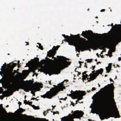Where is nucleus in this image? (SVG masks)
Wrapping results in <instances>:
<instances>
[{
    "label": "nucleus",
    "instance_id": "obj_1",
    "mask_svg": "<svg viewBox=\"0 0 121 121\" xmlns=\"http://www.w3.org/2000/svg\"><path fill=\"white\" fill-rule=\"evenodd\" d=\"M111 99L109 94L104 96L102 99V106L106 107L108 111L101 113L99 115L100 118L101 120L105 119H107L111 117H114L115 118L120 117L119 112L117 108L115 111H113L110 104Z\"/></svg>",
    "mask_w": 121,
    "mask_h": 121
},
{
    "label": "nucleus",
    "instance_id": "obj_2",
    "mask_svg": "<svg viewBox=\"0 0 121 121\" xmlns=\"http://www.w3.org/2000/svg\"><path fill=\"white\" fill-rule=\"evenodd\" d=\"M18 79L17 82L14 84L10 85L8 91L7 90H5L3 92V89L1 87H0V91L1 92H2V94L4 97H9L12 95L15 91H18L19 89H23V71L21 74H16L15 75Z\"/></svg>",
    "mask_w": 121,
    "mask_h": 121
},
{
    "label": "nucleus",
    "instance_id": "obj_3",
    "mask_svg": "<svg viewBox=\"0 0 121 121\" xmlns=\"http://www.w3.org/2000/svg\"><path fill=\"white\" fill-rule=\"evenodd\" d=\"M105 46V44L102 43L94 42L91 43L89 45L83 44L78 45L77 47H75V49L76 51L79 52L80 50L82 52L86 50H88L89 48L95 50L97 49V48H98L100 49H102Z\"/></svg>",
    "mask_w": 121,
    "mask_h": 121
},
{
    "label": "nucleus",
    "instance_id": "obj_4",
    "mask_svg": "<svg viewBox=\"0 0 121 121\" xmlns=\"http://www.w3.org/2000/svg\"><path fill=\"white\" fill-rule=\"evenodd\" d=\"M17 65V64L13 63L12 65H8L9 68L5 70L4 72V76L5 79L6 83L8 85L11 84V83H13V77L15 73L17 72L16 70H14L13 72V69Z\"/></svg>",
    "mask_w": 121,
    "mask_h": 121
},
{
    "label": "nucleus",
    "instance_id": "obj_5",
    "mask_svg": "<svg viewBox=\"0 0 121 121\" xmlns=\"http://www.w3.org/2000/svg\"><path fill=\"white\" fill-rule=\"evenodd\" d=\"M53 86L55 87L52 88L49 91L47 92L46 94L41 95V97L51 99L52 97L56 96L60 91H62L65 88L62 84H58V86L55 85H54Z\"/></svg>",
    "mask_w": 121,
    "mask_h": 121
},
{
    "label": "nucleus",
    "instance_id": "obj_6",
    "mask_svg": "<svg viewBox=\"0 0 121 121\" xmlns=\"http://www.w3.org/2000/svg\"><path fill=\"white\" fill-rule=\"evenodd\" d=\"M62 35L64 37L65 39H66L65 41L69 43V44L70 45L74 46L75 42V40L79 38V40L81 42L84 43L85 42L87 43V41L86 40L82 37L80 38L79 35H73L71 34L70 37L68 35H65L64 34H62Z\"/></svg>",
    "mask_w": 121,
    "mask_h": 121
},
{
    "label": "nucleus",
    "instance_id": "obj_7",
    "mask_svg": "<svg viewBox=\"0 0 121 121\" xmlns=\"http://www.w3.org/2000/svg\"><path fill=\"white\" fill-rule=\"evenodd\" d=\"M84 113L82 111H77L74 112L72 115H69L67 117L65 116L62 117L61 121H74L73 119L75 118H79L82 117Z\"/></svg>",
    "mask_w": 121,
    "mask_h": 121
},
{
    "label": "nucleus",
    "instance_id": "obj_8",
    "mask_svg": "<svg viewBox=\"0 0 121 121\" xmlns=\"http://www.w3.org/2000/svg\"><path fill=\"white\" fill-rule=\"evenodd\" d=\"M34 86H23V90L26 92H28L30 91L31 90V93L33 94L37 91H39V88L38 85L35 82L34 83Z\"/></svg>",
    "mask_w": 121,
    "mask_h": 121
},
{
    "label": "nucleus",
    "instance_id": "obj_9",
    "mask_svg": "<svg viewBox=\"0 0 121 121\" xmlns=\"http://www.w3.org/2000/svg\"><path fill=\"white\" fill-rule=\"evenodd\" d=\"M70 92L72 94V98L73 99H77L78 101L82 99L83 98V96L85 95V91H80L78 92L76 91L73 92L71 90Z\"/></svg>",
    "mask_w": 121,
    "mask_h": 121
},
{
    "label": "nucleus",
    "instance_id": "obj_10",
    "mask_svg": "<svg viewBox=\"0 0 121 121\" xmlns=\"http://www.w3.org/2000/svg\"><path fill=\"white\" fill-rule=\"evenodd\" d=\"M29 73L27 70H23V86L25 85L26 86H34L33 84L34 82L33 78L32 80H30L29 81L26 80L25 81L24 79L26 78V77L28 75Z\"/></svg>",
    "mask_w": 121,
    "mask_h": 121
},
{
    "label": "nucleus",
    "instance_id": "obj_11",
    "mask_svg": "<svg viewBox=\"0 0 121 121\" xmlns=\"http://www.w3.org/2000/svg\"><path fill=\"white\" fill-rule=\"evenodd\" d=\"M44 72L48 74L49 76L52 74H58L60 73V72L56 67H49L45 69Z\"/></svg>",
    "mask_w": 121,
    "mask_h": 121
},
{
    "label": "nucleus",
    "instance_id": "obj_12",
    "mask_svg": "<svg viewBox=\"0 0 121 121\" xmlns=\"http://www.w3.org/2000/svg\"><path fill=\"white\" fill-rule=\"evenodd\" d=\"M18 104H19V108L15 112L16 114L17 120V121H23V114L22 113L23 112V108L20 107V105H21L22 104L21 102L19 101Z\"/></svg>",
    "mask_w": 121,
    "mask_h": 121
},
{
    "label": "nucleus",
    "instance_id": "obj_13",
    "mask_svg": "<svg viewBox=\"0 0 121 121\" xmlns=\"http://www.w3.org/2000/svg\"><path fill=\"white\" fill-rule=\"evenodd\" d=\"M103 71V69L101 68L97 70L95 72V70L92 71V73L89 74V76H91L93 78H92V80H94L96 78V77L98 76L99 74H102Z\"/></svg>",
    "mask_w": 121,
    "mask_h": 121
},
{
    "label": "nucleus",
    "instance_id": "obj_14",
    "mask_svg": "<svg viewBox=\"0 0 121 121\" xmlns=\"http://www.w3.org/2000/svg\"><path fill=\"white\" fill-rule=\"evenodd\" d=\"M71 62L68 61L66 60H63L58 65L59 68L62 69L67 67L68 66L70 65Z\"/></svg>",
    "mask_w": 121,
    "mask_h": 121
},
{
    "label": "nucleus",
    "instance_id": "obj_15",
    "mask_svg": "<svg viewBox=\"0 0 121 121\" xmlns=\"http://www.w3.org/2000/svg\"><path fill=\"white\" fill-rule=\"evenodd\" d=\"M56 53V51H52V50H51L48 52L47 56L49 57H52V58H54V59H55L56 60H54L55 61H56L57 60V59L55 57H54Z\"/></svg>",
    "mask_w": 121,
    "mask_h": 121
},
{
    "label": "nucleus",
    "instance_id": "obj_16",
    "mask_svg": "<svg viewBox=\"0 0 121 121\" xmlns=\"http://www.w3.org/2000/svg\"><path fill=\"white\" fill-rule=\"evenodd\" d=\"M81 35L84 37V38L86 39H89L90 38V37L89 35V33L86 31H82Z\"/></svg>",
    "mask_w": 121,
    "mask_h": 121
},
{
    "label": "nucleus",
    "instance_id": "obj_17",
    "mask_svg": "<svg viewBox=\"0 0 121 121\" xmlns=\"http://www.w3.org/2000/svg\"><path fill=\"white\" fill-rule=\"evenodd\" d=\"M48 61L46 60H41V63L42 65H45L47 66L49 65L50 64L48 62Z\"/></svg>",
    "mask_w": 121,
    "mask_h": 121
},
{
    "label": "nucleus",
    "instance_id": "obj_18",
    "mask_svg": "<svg viewBox=\"0 0 121 121\" xmlns=\"http://www.w3.org/2000/svg\"><path fill=\"white\" fill-rule=\"evenodd\" d=\"M112 64L109 63L108 64V66L107 67H106V71L108 73H109L111 70L112 68Z\"/></svg>",
    "mask_w": 121,
    "mask_h": 121
},
{
    "label": "nucleus",
    "instance_id": "obj_19",
    "mask_svg": "<svg viewBox=\"0 0 121 121\" xmlns=\"http://www.w3.org/2000/svg\"><path fill=\"white\" fill-rule=\"evenodd\" d=\"M60 47V46L58 45L56 47L55 46H54L53 47V48L52 50H51L52 51H56H56L57 50H58V48Z\"/></svg>",
    "mask_w": 121,
    "mask_h": 121
},
{
    "label": "nucleus",
    "instance_id": "obj_20",
    "mask_svg": "<svg viewBox=\"0 0 121 121\" xmlns=\"http://www.w3.org/2000/svg\"><path fill=\"white\" fill-rule=\"evenodd\" d=\"M89 76L88 75V74H86L85 75H83L82 76V79L83 80H83H86V78H87V79H89V78L87 77H88Z\"/></svg>",
    "mask_w": 121,
    "mask_h": 121
},
{
    "label": "nucleus",
    "instance_id": "obj_21",
    "mask_svg": "<svg viewBox=\"0 0 121 121\" xmlns=\"http://www.w3.org/2000/svg\"><path fill=\"white\" fill-rule=\"evenodd\" d=\"M47 59V60H46L48 61V62L50 64H51L53 62V60L51 59H49V58H48L47 57L45 58V59Z\"/></svg>",
    "mask_w": 121,
    "mask_h": 121
},
{
    "label": "nucleus",
    "instance_id": "obj_22",
    "mask_svg": "<svg viewBox=\"0 0 121 121\" xmlns=\"http://www.w3.org/2000/svg\"><path fill=\"white\" fill-rule=\"evenodd\" d=\"M1 108V109L2 110V111L3 112V114H6V115H8V113H7L6 111H5V109L4 108H3V107L2 106H1V108Z\"/></svg>",
    "mask_w": 121,
    "mask_h": 121
},
{
    "label": "nucleus",
    "instance_id": "obj_23",
    "mask_svg": "<svg viewBox=\"0 0 121 121\" xmlns=\"http://www.w3.org/2000/svg\"><path fill=\"white\" fill-rule=\"evenodd\" d=\"M108 86L109 87H110L111 88H112L114 87L112 83H111L110 84H108L107 86H106L105 87H107Z\"/></svg>",
    "mask_w": 121,
    "mask_h": 121
},
{
    "label": "nucleus",
    "instance_id": "obj_24",
    "mask_svg": "<svg viewBox=\"0 0 121 121\" xmlns=\"http://www.w3.org/2000/svg\"><path fill=\"white\" fill-rule=\"evenodd\" d=\"M30 117V116H27L26 114H23V121H24V119H27L28 118V117Z\"/></svg>",
    "mask_w": 121,
    "mask_h": 121
},
{
    "label": "nucleus",
    "instance_id": "obj_25",
    "mask_svg": "<svg viewBox=\"0 0 121 121\" xmlns=\"http://www.w3.org/2000/svg\"><path fill=\"white\" fill-rule=\"evenodd\" d=\"M36 69L34 68H32L30 70V72H32L33 73H34L35 72Z\"/></svg>",
    "mask_w": 121,
    "mask_h": 121
},
{
    "label": "nucleus",
    "instance_id": "obj_26",
    "mask_svg": "<svg viewBox=\"0 0 121 121\" xmlns=\"http://www.w3.org/2000/svg\"><path fill=\"white\" fill-rule=\"evenodd\" d=\"M37 44H39V48L40 49H41L42 50H43V48L42 46L41 45V44L40 43H37Z\"/></svg>",
    "mask_w": 121,
    "mask_h": 121
},
{
    "label": "nucleus",
    "instance_id": "obj_27",
    "mask_svg": "<svg viewBox=\"0 0 121 121\" xmlns=\"http://www.w3.org/2000/svg\"><path fill=\"white\" fill-rule=\"evenodd\" d=\"M33 108L35 109H39V108H38V107L35 106L34 105H33L32 106Z\"/></svg>",
    "mask_w": 121,
    "mask_h": 121
},
{
    "label": "nucleus",
    "instance_id": "obj_28",
    "mask_svg": "<svg viewBox=\"0 0 121 121\" xmlns=\"http://www.w3.org/2000/svg\"><path fill=\"white\" fill-rule=\"evenodd\" d=\"M92 59H88L86 60V61H87V62L88 63H90L92 61Z\"/></svg>",
    "mask_w": 121,
    "mask_h": 121
},
{
    "label": "nucleus",
    "instance_id": "obj_29",
    "mask_svg": "<svg viewBox=\"0 0 121 121\" xmlns=\"http://www.w3.org/2000/svg\"><path fill=\"white\" fill-rule=\"evenodd\" d=\"M90 76V78H89L90 79L88 80V82H90L91 80H92L91 79L93 77H92V76Z\"/></svg>",
    "mask_w": 121,
    "mask_h": 121
},
{
    "label": "nucleus",
    "instance_id": "obj_30",
    "mask_svg": "<svg viewBox=\"0 0 121 121\" xmlns=\"http://www.w3.org/2000/svg\"><path fill=\"white\" fill-rule=\"evenodd\" d=\"M32 102H29V101H28V103H27V104L30 105L31 104H32Z\"/></svg>",
    "mask_w": 121,
    "mask_h": 121
},
{
    "label": "nucleus",
    "instance_id": "obj_31",
    "mask_svg": "<svg viewBox=\"0 0 121 121\" xmlns=\"http://www.w3.org/2000/svg\"><path fill=\"white\" fill-rule=\"evenodd\" d=\"M64 81H68L67 80H65L64 81H63L62 82H61V83L60 84H62L63 85V83H64ZM63 85L64 86V85Z\"/></svg>",
    "mask_w": 121,
    "mask_h": 121
},
{
    "label": "nucleus",
    "instance_id": "obj_32",
    "mask_svg": "<svg viewBox=\"0 0 121 121\" xmlns=\"http://www.w3.org/2000/svg\"><path fill=\"white\" fill-rule=\"evenodd\" d=\"M57 57L58 58L59 57L61 58H64V57L63 56H57Z\"/></svg>",
    "mask_w": 121,
    "mask_h": 121
},
{
    "label": "nucleus",
    "instance_id": "obj_33",
    "mask_svg": "<svg viewBox=\"0 0 121 121\" xmlns=\"http://www.w3.org/2000/svg\"><path fill=\"white\" fill-rule=\"evenodd\" d=\"M59 113V112L58 111H56V112H53V115H54L55 114L58 113Z\"/></svg>",
    "mask_w": 121,
    "mask_h": 121
},
{
    "label": "nucleus",
    "instance_id": "obj_34",
    "mask_svg": "<svg viewBox=\"0 0 121 121\" xmlns=\"http://www.w3.org/2000/svg\"><path fill=\"white\" fill-rule=\"evenodd\" d=\"M96 89V88L95 87H93V88H92V89L91 90L92 91H95V90Z\"/></svg>",
    "mask_w": 121,
    "mask_h": 121
},
{
    "label": "nucleus",
    "instance_id": "obj_35",
    "mask_svg": "<svg viewBox=\"0 0 121 121\" xmlns=\"http://www.w3.org/2000/svg\"><path fill=\"white\" fill-rule=\"evenodd\" d=\"M3 98V97L2 95H0V99H1V100Z\"/></svg>",
    "mask_w": 121,
    "mask_h": 121
},
{
    "label": "nucleus",
    "instance_id": "obj_36",
    "mask_svg": "<svg viewBox=\"0 0 121 121\" xmlns=\"http://www.w3.org/2000/svg\"><path fill=\"white\" fill-rule=\"evenodd\" d=\"M28 103V102L26 100H25L24 101V104H26Z\"/></svg>",
    "mask_w": 121,
    "mask_h": 121
},
{
    "label": "nucleus",
    "instance_id": "obj_37",
    "mask_svg": "<svg viewBox=\"0 0 121 121\" xmlns=\"http://www.w3.org/2000/svg\"><path fill=\"white\" fill-rule=\"evenodd\" d=\"M67 99V97H66L64 99H63V98H61L60 99L61 100L63 99L64 100H65L66 99Z\"/></svg>",
    "mask_w": 121,
    "mask_h": 121
},
{
    "label": "nucleus",
    "instance_id": "obj_38",
    "mask_svg": "<svg viewBox=\"0 0 121 121\" xmlns=\"http://www.w3.org/2000/svg\"><path fill=\"white\" fill-rule=\"evenodd\" d=\"M39 58L37 57L36 58V61L37 62H38V61L39 60Z\"/></svg>",
    "mask_w": 121,
    "mask_h": 121
},
{
    "label": "nucleus",
    "instance_id": "obj_39",
    "mask_svg": "<svg viewBox=\"0 0 121 121\" xmlns=\"http://www.w3.org/2000/svg\"><path fill=\"white\" fill-rule=\"evenodd\" d=\"M43 121H48V120H47L45 119H42Z\"/></svg>",
    "mask_w": 121,
    "mask_h": 121
},
{
    "label": "nucleus",
    "instance_id": "obj_40",
    "mask_svg": "<svg viewBox=\"0 0 121 121\" xmlns=\"http://www.w3.org/2000/svg\"><path fill=\"white\" fill-rule=\"evenodd\" d=\"M105 9H101L100 10V11L101 12H104L105 11Z\"/></svg>",
    "mask_w": 121,
    "mask_h": 121
},
{
    "label": "nucleus",
    "instance_id": "obj_41",
    "mask_svg": "<svg viewBox=\"0 0 121 121\" xmlns=\"http://www.w3.org/2000/svg\"><path fill=\"white\" fill-rule=\"evenodd\" d=\"M86 72H87L86 71H85L84 72H83L82 73V74L83 75H84V74H86Z\"/></svg>",
    "mask_w": 121,
    "mask_h": 121
},
{
    "label": "nucleus",
    "instance_id": "obj_42",
    "mask_svg": "<svg viewBox=\"0 0 121 121\" xmlns=\"http://www.w3.org/2000/svg\"><path fill=\"white\" fill-rule=\"evenodd\" d=\"M95 66H92V70H94V69H95Z\"/></svg>",
    "mask_w": 121,
    "mask_h": 121
},
{
    "label": "nucleus",
    "instance_id": "obj_43",
    "mask_svg": "<svg viewBox=\"0 0 121 121\" xmlns=\"http://www.w3.org/2000/svg\"><path fill=\"white\" fill-rule=\"evenodd\" d=\"M93 33V34H96V35H97L98 36V35H101V34H97V33H96V34H94V33Z\"/></svg>",
    "mask_w": 121,
    "mask_h": 121
},
{
    "label": "nucleus",
    "instance_id": "obj_44",
    "mask_svg": "<svg viewBox=\"0 0 121 121\" xmlns=\"http://www.w3.org/2000/svg\"><path fill=\"white\" fill-rule=\"evenodd\" d=\"M118 60L119 61H120V60H121V57H119L118 58Z\"/></svg>",
    "mask_w": 121,
    "mask_h": 121
},
{
    "label": "nucleus",
    "instance_id": "obj_45",
    "mask_svg": "<svg viewBox=\"0 0 121 121\" xmlns=\"http://www.w3.org/2000/svg\"><path fill=\"white\" fill-rule=\"evenodd\" d=\"M25 43H26V45H29V43L27 42H25Z\"/></svg>",
    "mask_w": 121,
    "mask_h": 121
},
{
    "label": "nucleus",
    "instance_id": "obj_46",
    "mask_svg": "<svg viewBox=\"0 0 121 121\" xmlns=\"http://www.w3.org/2000/svg\"><path fill=\"white\" fill-rule=\"evenodd\" d=\"M36 99V98H31V99H32L33 100H34L35 99Z\"/></svg>",
    "mask_w": 121,
    "mask_h": 121
},
{
    "label": "nucleus",
    "instance_id": "obj_47",
    "mask_svg": "<svg viewBox=\"0 0 121 121\" xmlns=\"http://www.w3.org/2000/svg\"><path fill=\"white\" fill-rule=\"evenodd\" d=\"M2 87L3 88H4L5 89H6L7 88L6 87L4 86H3Z\"/></svg>",
    "mask_w": 121,
    "mask_h": 121
},
{
    "label": "nucleus",
    "instance_id": "obj_48",
    "mask_svg": "<svg viewBox=\"0 0 121 121\" xmlns=\"http://www.w3.org/2000/svg\"><path fill=\"white\" fill-rule=\"evenodd\" d=\"M78 72V75H80L81 74V73L80 72Z\"/></svg>",
    "mask_w": 121,
    "mask_h": 121
},
{
    "label": "nucleus",
    "instance_id": "obj_49",
    "mask_svg": "<svg viewBox=\"0 0 121 121\" xmlns=\"http://www.w3.org/2000/svg\"><path fill=\"white\" fill-rule=\"evenodd\" d=\"M80 64V65H81V63H82V62L81 61H79L78 62Z\"/></svg>",
    "mask_w": 121,
    "mask_h": 121
},
{
    "label": "nucleus",
    "instance_id": "obj_50",
    "mask_svg": "<svg viewBox=\"0 0 121 121\" xmlns=\"http://www.w3.org/2000/svg\"><path fill=\"white\" fill-rule=\"evenodd\" d=\"M71 104L72 105H73V106L74 105V104L73 102H71Z\"/></svg>",
    "mask_w": 121,
    "mask_h": 121
},
{
    "label": "nucleus",
    "instance_id": "obj_51",
    "mask_svg": "<svg viewBox=\"0 0 121 121\" xmlns=\"http://www.w3.org/2000/svg\"><path fill=\"white\" fill-rule=\"evenodd\" d=\"M69 96H71L72 97V94H69Z\"/></svg>",
    "mask_w": 121,
    "mask_h": 121
},
{
    "label": "nucleus",
    "instance_id": "obj_52",
    "mask_svg": "<svg viewBox=\"0 0 121 121\" xmlns=\"http://www.w3.org/2000/svg\"><path fill=\"white\" fill-rule=\"evenodd\" d=\"M99 63H100V64L101 63L99 61V62H97V63H96V64L97 65H98Z\"/></svg>",
    "mask_w": 121,
    "mask_h": 121
},
{
    "label": "nucleus",
    "instance_id": "obj_53",
    "mask_svg": "<svg viewBox=\"0 0 121 121\" xmlns=\"http://www.w3.org/2000/svg\"><path fill=\"white\" fill-rule=\"evenodd\" d=\"M110 80L111 81L113 82V80H112V79L111 78H110Z\"/></svg>",
    "mask_w": 121,
    "mask_h": 121
},
{
    "label": "nucleus",
    "instance_id": "obj_54",
    "mask_svg": "<svg viewBox=\"0 0 121 121\" xmlns=\"http://www.w3.org/2000/svg\"><path fill=\"white\" fill-rule=\"evenodd\" d=\"M115 25L116 26H117V27H118V26H119V25H121V24H120V25H117V24H115Z\"/></svg>",
    "mask_w": 121,
    "mask_h": 121
},
{
    "label": "nucleus",
    "instance_id": "obj_55",
    "mask_svg": "<svg viewBox=\"0 0 121 121\" xmlns=\"http://www.w3.org/2000/svg\"><path fill=\"white\" fill-rule=\"evenodd\" d=\"M46 112H44L43 113V115L44 116H45L46 115V114L45 113Z\"/></svg>",
    "mask_w": 121,
    "mask_h": 121
},
{
    "label": "nucleus",
    "instance_id": "obj_56",
    "mask_svg": "<svg viewBox=\"0 0 121 121\" xmlns=\"http://www.w3.org/2000/svg\"><path fill=\"white\" fill-rule=\"evenodd\" d=\"M3 66H2L1 67V69H0V70H2V69L3 68Z\"/></svg>",
    "mask_w": 121,
    "mask_h": 121
},
{
    "label": "nucleus",
    "instance_id": "obj_57",
    "mask_svg": "<svg viewBox=\"0 0 121 121\" xmlns=\"http://www.w3.org/2000/svg\"><path fill=\"white\" fill-rule=\"evenodd\" d=\"M17 64L18 65H19V64L20 62V61H19V60H18L17 61Z\"/></svg>",
    "mask_w": 121,
    "mask_h": 121
},
{
    "label": "nucleus",
    "instance_id": "obj_58",
    "mask_svg": "<svg viewBox=\"0 0 121 121\" xmlns=\"http://www.w3.org/2000/svg\"><path fill=\"white\" fill-rule=\"evenodd\" d=\"M110 26H113V23H112L110 25Z\"/></svg>",
    "mask_w": 121,
    "mask_h": 121
},
{
    "label": "nucleus",
    "instance_id": "obj_59",
    "mask_svg": "<svg viewBox=\"0 0 121 121\" xmlns=\"http://www.w3.org/2000/svg\"><path fill=\"white\" fill-rule=\"evenodd\" d=\"M33 94V96H35V93H34V94Z\"/></svg>",
    "mask_w": 121,
    "mask_h": 121
},
{
    "label": "nucleus",
    "instance_id": "obj_60",
    "mask_svg": "<svg viewBox=\"0 0 121 121\" xmlns=\"http://www.w3.org/2000/svg\"><path fill=\"white\" fill-rule=\"evenodd\" d=\"M78 101V100H77V101H76V104H77Z\"/></svg>",
    "mask_w": 121,
    "mask_h": 121
},
{
    "label": "nucleus",
    "instance_id": "obj_61",
    "mask_svg": "<svg viewBox=\"0 0 121 121\" xmlns=\"http://www.w3.org/2000/svg\"><path fill=\"white\" fill-rule=\"evenodd\" d=\"M49 84H50V85H51V82L50 81V82H49Z\"/></svg>",
    "mask_w": 121,
    "mask_h": 121
},
{
    "label": "nucleus",
    "instance_id": "obj_62",
    "mask_svg": "<svg viewBox=\"0 0 121 121\" xmlns=\"http://www.w3.org/2000/svg\"><path fill=\"white\" fill-rule=\"evenodd\" d=\"M8 106H9V105H7L6 106V107H8Z\"/></svg>",
    "mask_w": 121,
    "mask_h": 121
},
{
    "label": "nucleus",
    "instance_id": "obj_63",
    "mask_svg": "<svg viewBox=\"0 0 121 121\" xmlns=\"http://www.w3.org/2000/svg\"><path fill=\"white\" fill-rule=\"evenodd\" d=\"M95 60V61H96V62H97V59H96Z\"/></svg>",
    "mask_w": 121,
    "mask_h": 121
},
{
    "label": "nucleus",
    "instance_id": "obj_64",
    "mask_svg": "<svg viewBox=\"0 0 121 121\" xmlns=\"http://www.w3.org/2000/svg\"><path fill=\"white\" fill-rule=\"evenodd\" d=\"M107 75H106V74H105V77H107Z\"/></svg>",
    "mask_w": 121,
    "mask_h": 121
}]
</instances>
